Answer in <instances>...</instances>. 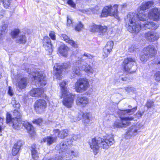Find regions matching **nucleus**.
I'll return each mask as SVG.
<instances>
[{"mask_svg": "<svg viewBox=\"0 0 160 160\" xmlns=\"http://www.w3.org/2000/svg\"><path fill=\"white\" fill-rule=\"evenodd\" d=\"M94 8H89L83 10V12L87 14H91L94 13Z\"/></svg>", "mask_w": 160, "mask_h": 160, "instance_id": "nucleus-44", "label": "nucleus"}, {"mask_svg": "<svg viewBox=\"0 0 160 160\" xmlns=\"http://www.w3.org/2000/svg\"><path fill=\"white\" fill-rule=\"evenodd\" d=\"M69 154L73 157H76L78 156V153L77 152H74L73 151H71L69 152Z\"/></svg>", "mask_w": 160, "mask_h": 160, "instance_id": "nucleus-49", "label": "nucleus"}, {"mask_svg": "<svg viewBox=\"0 0 160 160\" xmlns=\"http://www.w3.org/2000/svg\"><path fill=\"white\" fill-rule=\"evenodd\" d=\"M135 62V60L134 58H128L124 59L122 64L123 68L124 71L130 73L133 72L131 70V68Z\"/></svg>", "mask_w": 160, "mask_h": 160, "instance_id": "nucleus-9", "label": "nucleus"}, {"mask_svg": "<svg viewBox=\"0 0 160 160\" xmlns=\"http://www.w3.org/2000/svg\"><path fill=\"white\" fill-rule=\"evenodd\" d=\"M63 67L61 65L56 64L53 67V74L56 78L60 79L62 75Z\"/></svg>", "mask_w": 160, "mask_h": 160, "instance_id": "nucleus-16", "label": "nucleus"}, {"mask_svg": "<svg viewBox=\"0 0 160 160\" xmlns=\"http://www.w3.org/2000/svg\"><path fill=\"white\" fill-rule=\"evenodd\" d=\"M84 56L87 57L88 58L91 59L93 57L90 54H88L87 53H85L83 55Z\"/></svg>", "mask_w": 160, "mask_h": 160, "instance_id": "nucleus-58", "label": "nucleus"}, {"mask_svg": "<svg viewBox=\"0 0 160 160\" xmlns=\"http://www.w3.org/2000/svg\"><path fill=\"white\" fill-rule=\"evenodd\" d=\"M107 28L106 26L100 25L98 32L101 35H103L107 33Z\"/></svg>", "mask_w": 160, "mask_h": 160, "instance_id": "nucleus-37", "label": "nucleus"}, {"mask_svg": "<svg viewBox=\"0 0 160 160\" xmlns=\"http://www.w3.org/2000/svg\"><path fill=\"white\" fill-rule=\"evenodd\" d=\"M44 92L43 89L41 88H33L30 92L31 96L32 97H41Z\"/></svg>", "mask_w": 160, "mask_h": 160, "instance_id": "nucleus-21", "label": "nucleus"}, {"mask_svg": "<svg viewBox=\"0 0 160 160\" xmlns=\"http://www.w3.org/2000/svg\"><path fill=\"white\" fill-rule=\"evenodd\" d=\"M12 38H16V43L20 44H24L26 41V38L24 34H21L20 33V30L17 29L14 30L11 32Z\"/></svg>", "mask_w": 160, "mask_h": 160, "instance_id": "nucleus-8", "label": "nucleus"}, {"mask_svg": "<svg viewBox=\"0 0 160 160\" xmlns=\"http://www.w3.org/2000/svg\"><path fill=\"white\" fill-rule=\"evenodd\" d=\"M47 107V102L45 100L43 99L37 100L34 105L35 110L38 112H40L44 111Z\"/></svg>", "mask_w": 160, "mask_h": 160, "instance_id": "nucleus-11", "label": "nucleus"}, {"mask_svg": "<svg viewBox=\"0 0 160 160\" xmlns=\"http://www.w3.org/2000/svg\"><path fill=\"white\" fill-rule=\"evenodd\" d=\"M11 115L9 113H8L7 114L6 121L7 123H9L12 122V119Z\"/></svg>", "mask_w": 160, "mask_h": 160, "instance_id": "nucleus-48", "label": "nucleus"}, {"mask_svg": "<svg viewBox=\"0 0 160 160\" xmlns=\"http://www.w3.org/2000/svg\"><path fill=\"white\" fill-rule=\"evenodd\" d=\"M13 116L14 118H21L22 117V114L19 110H14L13 112Z\"/></svg>", "mask_w": 160, "mask_h": 160, "instance_id": "nucleus-42", "label": "nucleus"}, {"mask_svg": "<svg viewBox=\"0 0 160 160\" xmlns=\"http://www.w3.org/2000/svg\"><path fill=\"white\" fill-rule=\"evenodd\" d=\"M156 52L154 46L149 45L144 48L140 56V60L142 62H146L149 58L154 57Z\"/></svg>", "mask_w": 160, "mask_h": 160, "instance_id": "nucleus-4", "label": "nucleus"}, {"mask_svg": "<svg viewBox=\"0 0 160 160\" xmlns=\"http://www.w3.org/2000/svg\"><path fill=\"white\" fill-rule=\"evenodd\" d=\"M148 17L151 19L158 21L160 19V11L157 8H152L149 12Z\"/></svg>", "mask_w": 160, "mask_h": 160, "instance_id": "nucleus-12", "label": "nucleus"}, {"mask_svg": "<svg viewBox=\"0 0 160 160\" xmlns=\"http://www.w3.org/2000/svg\"><path fill=\"white\" fill-rule=\"evenodd\" d=\"M83 61V60L82 59V58H78V59L76 60L75 62V65L79 64L80 63L82 62Z\"/></svg>", "mask_w": 160, "mask_h": 160, "instance_id": "nucleus-52", "label": "nucleus"}, {"mask_svg": "<svg viewBox=\"0 0 160 160\" xmlns=\"http://www.w3.org/2000/svg\"><path fill=\"white\" fill-rule=\"evenodd\" d=\"M92 116L91 114L90 113H84L82 114V112L79 115L77 119V120L79 121L83 117L84 120L83 122L85 125L86 124L90 122V118Z\"/></svg>", "mask_w": 160, "mask_h": 160, "instance_id": "nucleus-18", "label": "nucleus"}, {"mask_svg": "<svg viewBox=\"0 0 160 160\" xmlns=\"http://www.w3.org/2000/svg\"><path fill=\"white\" fill-rule=\"evenodd\" d=\"M5 33H3V32L0 31V40H2Z\"/></svg>", "mask_w": 160, "mask_h": 160, "instance_id": "nucleus-60", "label": "nucleus"}, {"mask_svg": "<svg viewBox=\"0 0 160 160\" xmlns=\"http://www.w3.org/2000/svg\"><path fill=\"white\" fill-rule=\"evenodd\" d=\"M68 3L72 7L74 8L75 6V4L72 0H68Z\"/></svg>", "mask_w": 160, "mask_h": 160, "instance_id": "nucleus-53", "label": "nucleus"}, {"mask_svg": "<svg viewBox=\"0 0 160 160\" xmlns=\"http://www.w3.org/2000/svg\"><path fill=\"white\" fill-rule=\"evenodd\" d=\"M138 14H135L137 16V18L138 17L140 21L143 22L147 20L148 17V16H147V13L146 12L139 9H138ZM137 19V18L136 19V20Z\"/></svg>", "mask_w": 160, "mask_h": 160, "instance_id": "nucleus-20", "label": "nucleus"}, {"mask_svg": "<svg viewBox=\"0 0 160 160\" xmlns=\"http://www.w3.org/2000/svg\"><path fill=\"white\" fill-rule=\"evenodd\" d=\"M155 63L156 64L159 65L160 64V61H159L158 60H157L155 62Z\"/></svg>", "mask_w": 160, "mask_h": 160, "instance_id": "nucleus-62", "label": "nucleus"}, {"mask_svg": "<svg viewBox=\"0 0 160 160\" xmlns=\"http://www.w3.org/2000/svg\"><path fill=\"white\" fill-rule=\"evenodd\" d=\"M63 99L62 102L63 105L68 108H71L74 101V96L69 92H64L62 94Z\"/></svg>", "mask_w": 160, "mask_h": 160, "instance_id": "nucleus-7", "label": "nucleus"}, {"mask_svg": "<svg viewBox=\"0 0 160 160\" xmlns=\"http://www.w3.org/2000/svg\"><path fill=\"white\" fill-rule=\"evenodd\" d=\"M68 142L64 141L61 142L60 144L57 145V147L59 150V152H64L68 148Z\"/></svg>", "mask_w": 160, "mask_h": 160, "instance_id": "nucleus-28", "label": "nucleus"}, {"mask_svg": "<svg viewBox=\"0 0 160 160\" xmlns=\"http://www.w3.org/2000/svg\"><path fill=\"white\" fill-rule=\"evenodd\" d=\"M76 103L79 105L84 107L88 103V99L85 97L78 96L76 100Z\"/></svg>", "mask_w": 160, "mask_h": 160, "instance_id": "nucleus-19", "label": "nucleus"}, {"mask_svg": "<svg viewBox=\"0 0 160 160\" xmlns=\"http://www.w3.org/2000/svg\"><path fill=\"white\" fill-rule=\"evenodd\" d=\"M31 151L32 158L37 160L38 158V154L36 150V145L33 144L31 148Z\"/></svg>", "mask_w": 160, "mask_h": 160, "instance_id": "nucleus-33", "label": "nucleus"}, {"mask_svg": "<svg viewBox=\"0 0 160 160\" xmlns=\"http://www.w3.org/2000/svg\"><path fill=\"white\" fill-rule=\"evenodd\" d=\"M34 79L35 81V83L38 86H44L46 84V77L44 76L42 72H38L36 73L34 77Z\"/></svg>", "mask_w": 160, "mask_h": 160, "instance_id": "nucleus-10", "label": "nucleus"}, {"mask_svg": "<svg viewBox=\"0 0 160 160\" xmlns=\"http://www.w3.org/2000/svg\"><path fill=\"white\" fill-rule=\"evenodd\" d=\"M11 103L13 107L15 108H19L20 107L19 103L18 101L16 100L15 98H12Z\"/></svg>", "mask_w": 160, "mask_h": 160, "instance_id": "nucleus-40", "label": "nucleus"}, {"mask_svg": "<svg viewBox=\"0 0 160 160\" xmlns=\"http://www.w3.org/2000/svg\"><path fill=\"white\" fill-rule=\"evenodd\" d=\"M68 49V47L65 45H62L59 47L58 50L59 53L62 56L66 57Z\"/></svg>", "mask_w": 160, "mask_h": 160, "instance_id": "nucleus-30", "label": "nucleus"}, {"mask_svg": "<svg viewBox=\"0 0 160 160\" xmlns=\"http://www.w3.org/2000/svg\"><path fill=\"white\" fill-rule=\"evenodd\" d=\"M143 114V112H141L140 111H138L135 115L136 117L139 118H141Z\"/></svg>", "mask_w": 160, "mask_h": 160, "instance_id": "nucleus-55", "label": "nucleus"}, {"mask_svg": "<svg viewBox=\"0 0 160 160\" xmlns=\"http://www.w3.org/2000/svg\"><path fill=\"white\" fill-rule=\"evenodd\" d=\"M57 139L56 137L48 136L43 138V142H46L48 145H50L55 142Z\"/></svg>", "mask_w": 160, "mask_h": 160, "instance_id": "nucleus-29", "label": "nucleus"}, {"mask_svg": "<svg viewBox=\"0 0 160 160\" xmlns=\"http://www.w3.org/2000/svg\"><path fill=\"white\" fill-rule=\"evenodd\" d=\"M137 109V107H135L131 109H128L124 110H121V113L123 115H126V114L129 115H132L136 111Z\"/></svg>", "mask_w": 160, "mask_h": 160, "instance_id": "nucleus-34", "label": "nucleus"}, {"mask_svg": "<svg viewBox=\"0 0 160 160\" xmlns=\"http://www.w3.org/2000/svg\"><path fill=\"white\" fill-rule=\"evenodd\" d=\"M120 78L123 81H126L127 80V78Z\"/></svg>", "mask_w": 160, "mask_h": 160, "instance_id": "nucleus-64", "label": "nucleus"}, {"mask_svg": "<svg viewBox=\"0 0 160 160\" xmlns=\"http://www.w3.org/2000/svg\"><path fill=\"white\" fill-rule=\"evenodd\" d=\"M61 38L66 42L68 43L71 45L74 48H77L78 47V44L74 41L70 39L68 37L66 34H62L61 36Z\"/></svg>", "mask_w": 160, "mask_h": 160, "instance_id": "nucleus-25", "label": "nucleus"}, {"mask_svg": "<svg viewBox=\"0 0 160 160\" xmlns=\"http://www.w3.org/2000/svg\"><path fill=\"white\" fill-rule=\"evenodd\" d=\"M43 44L45 49L48 52V54H50L52 52V45L50 39L48 36H45L44 37Z\"/></svg>", "mask_w": 160, "mask_h": 160, "instance_id": "nucleus-13", "label": "nucleus"}, {"mask_svg": "<svg viewBox=\"0 0 160 160\" xmlns=\"http://www.w3.org/2000/svg\"><path fill=\"white\" fill-rule=\"evenodd\" d=\"M140 128V125L138 124L131 126L129 128V130L127 132V134L131 136L136 135L138 132V131Z\"/></svg>", "mask_w": 160, "mask_h": 160, "instance_id": "nucleus-17", "label": "nucleus"}, {"mask_svg": "<svg viewBox=\"0 0 160 160\" xmlns=\"http://www.w3.org/2000/svg\"><path fill=\"white\" fill-rule=\"evenodd\" d=\"M153 4L152 1H148L147 2H144L142 3L139 9L142 10H145L152 6Z\"/></svg>", "mask_w": 160, "mask_h": 160, "instance_id": "nucleus-27", "label": "nucleus"}, {"mask_svg": "<svg viewBox=\"0 0 160 160\" xmlns=\"http://www.w3.org/2000/svg\"><path fill=\"white\" fill-rule=\"evenodd\" d=\"M80 72L79 67L77 66H74L72 68L71 76L72 78H74L77 75H80Z\"/></svg>", "mask_w": 160, "mask_h": 160, "instance_id": "nucleus-31", "label": "nucleus"}, {"mask_svg": "<svg viewBox=\"0 0 160 160\" xmlns=\"http://www.w3.org/2000/svg\"><path fill=\"white\" fill-rule=\"evenodd\" d=\"M69 131L67 129H63L60 131L58 133V137L60 138H64L68 135Z\"/></svg>", "mask_w": 160, "mask_h": 160, "instance_id": "nucleus-36", "label": "nucleus"}, {"mask_svg": "<svg viewBox=\"0 0 160 160\" xmlns=\"http://www.w3.org/2000/svg\"><path fill=\"white\" fill-rule=\"evenodd\" d=\"M67 26H70L71 24H72V20L71 18V17H69V16H68L67 17Z\"/></svg>", "mask_w": 160, "mask_h": 160, "instance_id": "nucleus-51", "label": "nucleus"}, {"mask_svg": "<svg viewBox=\"0 0 160 160\" xmlns=\"http://www.w3.org/2000/svg\"><path fill=\"white\" fill-rule=\"evenodd\" d=\"M136 49V48H135L134 46L132 45L129 48L128 50L130 52H132L135 51Z\"/></svg>", "mask_w": 160, "mask_h": 160, "instance_id": "nucleus-57", "label": "nucleus"}, {"mask_svg": "<svg viewBox=\"0 0 160 160\" xmlns=\"http://www.w3.org/2000/svg\"><path fill=\"white\" fill-rule=\"evenodd\" d=\"M42 121V119H38L37 120H35L33 121V122L36 123L38 125H39Z\"/></svg>", "mask_w": 160, "mask_h": 160, "instance_id": "nucleus-56", "label": "nucleus"}, {"mask_svg": "<svg viewBox=\"0 0 160 160\" xmlns=\"http://www.w3.org/2000/svg\"><path fill=\"white\" fill-rule=\"evenodd\" d=\"M8 93L11 96H12L13 94V92H12V90L11 88L10 87H9V90H8Z\"/></svg>", "mask_w": 160, "mask_h": 160, "instance_id": "nucleus-59", "label": "nucleus"}, {"mask_svg": "<svg viewBox=\"0 0 160 160\" xmlns=\"http://www.w3.org/2000/svg\"><path fill=\"white\" fill-rule=\"evenodd\" d=\"M21 118H13L12 119L11 122L12 123L13 127L15 129H17L20 121Z\"/></svg>", "mask_w": 160, "mask_h": 160, "instance_id": "nucleus-35", "label": "nucleus"}, {"mask_svg": "<svg viewBox=\"0 0 160 160\" xmlns=\"http://www.w3.org/2000/svg\"><path fill=\"white\" fill-rule=\"evenodd\" d=\"M113 43L112 41L108 42L103 49V56L104 58L107 57L113 48Z\"/></svg>", "mask_w": 160, "mask_h": 160, "instance_id": "nucleus-15", "label": "nucleus"}, {"mask_svg": "<svg viewBox=\"0 0 160 160\" xmlns=\"http://www.w3.org/2000/svg\"><path fill=\"white\" fill-rule=\"evenodd\" d=\"M113 142L114 140L112 138L107 137L102 140L101 138H93L90 140L89 143L94 154L96 155L99 152L100 147L107 149L113 144Z\"/></svg>", "mask_w": 160, "mask_h": 160, "instance_id": "nucleus-1", "label": "nucleus"}, {"mask_svg": "<svg viewBox=\"0 0 160 160\" xmlns=\"http://www.w3.org/2000/svg\"><path fill=\"white\" fill-rule=\"evenodd\" d=\"M81 137L79 135H75L73 134L72 136V138L74 140L76 141L78 139H79Z\"/></svg>", "mask_w": 160, "mask_h": 160, "instance_id": "nucleus-54", "label": "nucleus"}, {"mask_svg": "<svg viewBox=\"0 0 160 160\" xmlns=\"http://www.w3.org/2000/svg\"><path fill=\"white\" fill-rule=\"evenodd\" d=\"M133 119L132 117H120V120H117L115 121L113 126L114 128H118L126 127L130 124V121L132 120Z\"/></svg>", "mask_w": 160, "mask_h": 160, "instance_id": "nucleus-6", "label": "nucleus"}, {"mask_svg": "<svg viewBox=\"0 0 160 160\" xmlns=\"http://www.w3.org/2000/svg\"><path fill=\"white\" fill-rule=\"evenodd\" d=\"M49 36L52 40H55L56 36L55 33L54 32H51L49 33Z\"/></svg>", "mask_w": 160, "mask_h": 160, "instance_id": "nucleus-50", "label": "nucleus"}, {"mask_svg": "<svg viewBox=\"0 0 160 160\" xmlns=\"http://www.w3.org/2000/svg\"><path fill=\"white\" fill-rule=\"evenodd\" d=\"M100 25H97L94 23H92L89 28V30L92 32H98Z\"/></svg>", "mask_w": 160, "mask_h": 160, "instance_id": "nucleus-38", "label": "nucleus"}, {"mask_svg": "<svg viewBox=\"0 0 160 160\" xmlns=\"http://www.w3.org/2000/svg\"><path fill=\"white\" fill-rule=\"evenodd\" d=\"M82 69L88 73L92 74L93 72V70L92 67L87 63L83 65Z\"/></svg>", "mask_w": 160, "mask_h": 160, "instance_id": "nucleus-32", "label": "nucleus"}, {"mask_svg": "<svg viewBox=\"0 0 160 160\" xmlns=\"http://www.w3.org/2000/svg\"><path fill=\"white\" fill-rule=\"evenodd\" d=\"M125 89L126 91L128 93L134 92L136 91L135 88L130 86L125 88Z\"/></svg>", "mask_w": 160, "mask_h": 160, "instance_id": "nucleus-43", "label": "nucleus"}, {"mask_svg": "<svg viewBox=\"0 0 160 160\" xmlns=\"http://www.w3.org/2000/svg\"><path fill=\"white\" fill-rule=\"evenodd\" d=\"M23 125L24 127L27 129L28 132L31 136L33 135L35 132L34 128L32 125L27 122H25Z\"/></svg>", "mask_w": 160, "mask_h": 160, "instance_id": "nucleus-26", "label": "nucleus"}, {"mask_svg": "<svg viewBox=\"0 0 160 160\" xmlns=\"http://www.w3.org/2000/svg\"><path fill=\"white\" fill-rule=\"evenodd\" d=\"M60 131L59 129H56L54 130L53 131V132L55 134V135H57L56 134H57V135L58 136V133H59Z\"/></svg>", "mask_w": 160, "mask_h": 160, "instance_id": "nucleus-61", "label": "nucleus"}, {"mask_svg": "<svg viewBox=\"0 0 160 160\" xmlns=\"http://www.w3.org/2000/svg\"><path fill=\"white\" fill-rule=\"evenodd\" d=\"M154 76L155 80L157 82L160 81V71L157 72Z\"/></svg>", "mask_w": 160, "mask_h": 160, "instance_id": "nucleus-46", "label": "nucleus"}, {"mask_svg": "<svg viewBox=\"0 0 160 160\" xmlns=\"http://www.w3.org/2000/svg\"><path fill=\"white\" fill-rule=\"evenodd\" d=\"M23 144L22 142L19 141L16 143L12 149V154L13 156L16 155L18 152L20 148Z\"/></svg>", "mask_w": 160, "mask_h": 160, "instance_id": "nucleus-24", "label": "nucleus"}, {"mask_svg": "<svg viewBox=\"0 0 160 160\" xmlns=\"http://www.w3.org/2000/svg\"><path fill=\"white\" fill-rule=\"evenodd\" d=\"M64 67L65 68H68L69 66V64H67V66H66V64H65L64 65Z\"/></svg>", "mask_w": 160, "mask_h": 160, "instance_id": "nucleus-63", "label": "nucleus"}, {"mask_svg": "<svg viewBox=\"0 0 160 160\" xmlns=\"http://www.w3.org/2000/svg\"><path fill=\"white\" fill-rule=\"evenodd\" d=\"M28 83L27 79L25 78H21L18 82L17 85V88L18 90H22L25 88Z\"/></svg>", "mask_w": 160, "mask_h": 160, "instance_id": "nucleus-23", "label": "nucleus"}, {"mask_svg": "<svg viewBox=\"0 0 160 160\" xmlns=\"http://www.w3.org/2000/svg\"><path fill=\"white\" fill-rule=\"evenodd\" d=\"M84 28V25L81 22H79L77 23L75 27V30L78 31H80Z\"/></svg>", "mask_w": 160, "mask_h": 160, "instance_id": "nucleus-41", "label": "nucleus"}, {"mask_svg": "<svg viewBox=\"0 0 160 160\" xmlns=\"http://www.w3.org/2000/svg\"><path fill=\"white\" fill-rule=\"evenodd\" d=\"M8 25L6 24H4L2 26V29L1 30V31L3 32V33H5L7 32V28Z\"/></svg>", "mask_w": 160, "mask_h": 160, "instance_id": "nucleus-47", "label": "nucleus"}, {"mask_svg": "<svg viewBox=\"0 0 160 160\" xmlns=\"http://www.w3.org/2000/svg\"><path fill=\"white\" fill-rule=\"evenodd\" d=\"M146 105L148 108H151L154 106L153 102L150 100H148L147 101Z\"/></svg>", "mask_w": 160, "mask_h": 160, "instance_id": "nucleus-45", "label": "nucleus"}, {"mask_svg": "<svg viewBox=\"0 0 160 160\" xmlns=\"http://www.w3.org/2000/svg\"><path fill=\"white\" fill-rule=\"evenodd\" d=\"M68 83V82L66 81H62L59 84L61 88V92L62 94L64 92H68L67 90V88L65 87L66 85Z\"/></svg>", "mask_w": 160, "mask_h": 160, "instance_id": "nucleus-39", "label": "nucleus"}, {"mask_svg": "<svg viewBox=\"0 0 160 160\" xmlns=\"http://www.w3.org/2000/svg\"><path fill=\"white\" fill-rule=\"evenodd\" d=\"M145 36L146 38L150 41L154 42L157 40L158 38V36L156 33L153 32H148L146 33Z\"/></svg>", "mask_w": 160, "mask_h": 160, "instance_id": "nucleus-22", "label": "nucleus"}, {"mask_svg": "<svg viewBox=\"0 0 160 160\" xmlns=\"http://www.w3.org/2000/svg\"><path fill=\"white\" fill-rule=\"evenodd\" d=\"M136 19L137 16L134 13H129L125 18V23L128 25V29L132 33H137L142 29L141 22L136 21Z\"/></svg>", "mask_w": 160, "mask_h": 160, "instance_id": "nucleus-2", "label": "nucleus"}, {"mask_svg": "<svg viewBox=\"0 0 160 160\" xmlns=\"http://www.w3.org/2000/svg\"><path fill=\"white\" fill-rule=\"evenodd\" d=\"M118 7V5L117 4H115L113 6L111 5L105 6L102 11L101 17H107L110 15L114 17L117 19H119Z\"/></svg>", "mask_w": 160, "mask_h": 160, "instance_id": "nucleus-3", "label": "nucleus"}, {"mask_svg": "<svg viewBox=\"0 0 160 160\" xmlns=\"http://www.w3.org/2000/svg\"><path fill=\"white\" fill-rule=\"evenodd\" d=\"M142 29L144 30L147 29H155L158 28V26L155 23L150 21H145L143 22H141Z\"/></svg>", "mask_w": 160, "mask_h": 160, "instance_id": "nucleus-14", "label": "nucleus"}, {"mask_svg": "<svg viewBox=\"0 0 160 160\" xmlns=\"http://www.w3.org/2000/svg\"><path fill=\"white\" fill-rule=\"evenodd\" d=\"M89 87V82L86 78L79 79L75 85V90L78 92H82L86 91Z\"/></svg>", "mask_w": 160, "mask_h": 160, "instance_id": "nucleus-5", "label": "nucleus"}]
</instances>
